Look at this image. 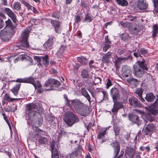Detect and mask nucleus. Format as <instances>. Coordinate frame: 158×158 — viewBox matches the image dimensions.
I'll use <instances>...</instances> for the list:
<instances>
[{
	"label": "nucleus",
	"instance_id": "nucleus-1",
	"mask_svg": "<svg viewBox=\"0 0 158 158\" xmlns=\"http://www.w3.org/2000/svg\"><path fill=\"white\" fill-rule=\"evenodd\" d=\"M41 106L38 103H32L26 105L25 109V114L28 118V124H37V126H40L43 122V118L41 114L35 110H38Z\"/></svg>",
	"mask_w": 158,
	"mask_h": 158
},
{
	"label": "nucleus",
	"instance_id": "nucleus-2",
	"mask_svg": "<svg viewBox=\"0 0 158 158\" xmlns=\"http://www.w3.org/2000/svg\"><path fill=\"white\" fill-rule=\"evenodd\" d=\"M67 104L70 107H73L76 111L82 116H86L89 113V107L84 104L83 103L78 99L69 101L66 98Z\"/></svg>",
	"mask_w": 158,
	"mask_h": 158
},
{
	"label": "nucleus",
	"instance_id": "nucleus-3",
	"mask_svg": "<svg viewBox=\"0 0 158 158\" xmlns=\"http://www.w3.org/2000/svg\"><path fill=\"white\" fill-rule=\"evenodd\" d=\"M31 29L28 27L24 29L21 35V44L19 46V48L22 50H25L29 47V44L27 41L29 34L30 33Z\"/></svg>",
	"mask_w": 158,
	"mask_h": 158
},
{
	"label": "nucleus",
	"instance_id": "nucleus-4",
	"mask_svg": "<svg viewBox=\"0 0 158 158\" xmlns=\"http://www.w3.org/2000/svg\"><path fill=\"white\" fill-rule=\"evenodd\" d=\"M64 121L69 126H71L76 123L79 121V118L77 116L72 112H66L63 118Z\"/></svg>",
	"mask_w": 158,
	"mask_h": 158
},
{
	"label": "nucleus",
	"instance_id": "nucleus-5",
	"mask_svg": "<svg viewBox=\"0 0 158 158\" xmlns=\"http://www.w3.org/2000/svg\"><path fill=\"white\" fill-rule=\"evenodd\" d=\"M60 82L57 80L54 79H50L46 81L45 83L46 87H50V88L47 90L54 89V87H58L60 85Z\"/></svg>",
	"mask_w": 158,
	"mask_h": 158
},
{
	"label": "nucleus",
	"instance_id": "nucleus-6",
	"mask_svg": "<svg viewBox=\"0 0 158 158\" xmlns=\"http://www.w3.org/2000/svg\"><path fill=\"white\" fill-rule=\"evenodd\" d=\"M133 73L135 77L140 78L144 74V71L138 67L136 64H134L133 67Z\"/></svg>",
	"mask_w": 158,
	"mask_h": 158
},
{
	"label": "nucleus",
	"instance_id": "nucleus-7",
	"mask_svg": "<svg viewBox=\"0 0 158 158\" xmlns=\"http://www.w3.org/2000/svg\"><path fill=\"white\" fill-rule=\"evenodd\" d=\"M129 119L132 123H136L138 126H139L141 124L139 120V117L135 114L131 113L129 115Z\"/></svg>",
	"mask_w": 158,
	"mask_h": 158
},
{
	"label": "nucleus",
	"instance_id": "nucleus-8",
	"mask_svg": "<svg viewBox=\"0 0 158 158\" xmlns=\"http://www.w3.org/2000/svg\"><path fill=\"white\" fill-rule=\"evenodd\" d=\"M110 92L113 101L114 102H117V99L119 97L118 89L116 88H113L111 89Z\"/></svg>",
	"mask_w": 158,
	"mask_h": 158
},
{
	"label": "nucleus",
	"instance_id": "nucleus-9",
	"mask_svg": "<svg viewBox=\"0 0 158 158\" xmlns=\"http://www.w3.org/2000/svg\"><path fill=\"white\" fill-rule=\"evenodd\" d=\"M128 102L129 104L132 106L138 107L142 106V104L138 99L135 98L131 97L129 98L128 99Z\"/></svg>",
	"mask_w": 158,
	"mask_h": 158
},
{
	"label": "nucleus",
	"instance_id": "nucleus-10",
	"mask_svg": "<svg viewBox=\"0 0 158 158\" xmlns=\"http://www.w3.org/2000/svg\"><path fill=\"white\" fill-rule=\"evenodd\" d=\"M110 145L114 149V155H115V156H116L120 152V143L116 141L111 143Z\"/></svg>",
	"mask_w": 158,
	"mask_h": 158
},
{
	"label": "nucleus",
	"instance_id": "nucleus-11",
	"mask_svg": "<svg viewBox=\"0 0 158 158\" xmlns=\"http://www.w3.org/2000/svg\"><path fill=\"white\" fill-rule=\"evenodd\" d=\"M155 129V127L152 123H150L147 125L144 129L142 132L146 135L151 134V132Z\"/></svg>",
	"mask_w": 158,
	"mask_h": 158
},
{
	"label": "nucleus",
	"instance_id": "nucleus-12",
	"mask_svg": "<svg viewBox=\"0 0 158 158\" xmlns=\"http://www.w3.org/2000/svg\"><path fill=\"white\" fill-rule=\"evenodd\" d=\"M4 10L6 13L8 15L13 22H15L16 20V16L13 11L8 8H5Z\"/></svg>",
	"mask_w": 158,
	"mask_h": 158
},
{
	"label": "nucleus",
	"instance_id": "nucleus-13",
	"mask_svg": "<svg viewBox=\"0 0 158 158\" xmlns=\"http://www.w3.org/2000/svg\"><path fill=\"white\" fill-rule=\"evenodd\" d=\"M113 107L111 111L114 114H116L118 110L120 108L123 107L122 104L118 102H114Z\"/></svg>",
	"mask_w": 158,
	"mask_h": 158
},
{
	"label": "nucleus",
	"instance_id": "nucleus-14",
	"mask_svg": "<svg viewBox=\"0 0 158 158\" xmlns=\"http://www.w3.org/2000/svg\"><path fill=\"white\" fill-rule=\"evenodd\" d=\"M0 36L2 39L4 41H6L9 39L10 37V34L8 31L6 30V29L1 30Z\"/></svg>",
	"mask_w": 158,
	"mask_h": 158
},
{
	"label": "nucleus",
	"instance_id": "nucleus-15",
	"mask_svg": "<svg viewBox=\"0 0 158 158\" xmlns=\"http://www.w3.org/2000/svg\"><path fill=\"white\" fill-rule=\"evenodd\" d=\"M137 7L140 9L144 10L148 7V4L145 0H138Z\"/></svg>",
	"mask_w": 158,
	"mask_h": 158
},
{
	"label": "nucleus",
	"instance_id": "nucleus-16",
	"mask_svg": "<svg viewBox=\"0 0 158 158\" xmlns=\"http://www.w3.org/2000/svg\"><path fill=\"white\" fill-rule=\"evenodd\" d=\"M35 80L33 77H30L27 78H25L24 79H18L16 80L17 82H24L30 83L32 84L33 85H36L35 83Z\"/></svg>",
	"mask_w": 158,
	"mask_h": 158
},
{
	"label": "nucleus",
	"instance_id": "nucleus-17",
	"mask_svg": "<svg viewBox=\"0 0 158 158\" xmlns=\"http://www.w3.org/2000/svg\"><path fill=\"white\" fill-rule=\"evenodd\" d=\"M135 153L136 151L134 149L127 148L125 151V155L130 158H132Z\"/></svg>",
	"mask_w": 158,
	"mask_h": 158
},
{
	"label": "nucleus",
	"instance_id": "nucleus-18",
	"mask_svg": "<svg viewBox=\"0 0 158 158\" xmlns=\"http://www.w3.org/2000/svg\"><path fill=\"white\" fill-rule=\"evenodd\" d=\"M51 23L54 27L55 31L56 33H59L60 31L59 28L60 26V22L57 20H51Z\"/></svg>",
	"mask_w": 158,
	"mask_h": 158
},
{
	"label": "nucleus",
	"instance_id": "nucleus-19",
	"mask_svg": "<svg viewBox=\"0 0 158 158\" xmlns=\"http://www.w3.org/2000/svg\"><path fill=\"white\" fill-rule=\"evenodd\" d=\"M145 63V60H143L142 61H137L135 64L137 65L138 67L143 70L144 71V70L147 71L148 69L147 67V65Z\"/></svg>",
	"mask_w": 158,
	"mask_h": 158
},
{
	"label": "nucleus",
	"instance_id": "nucleus-20",
	"mask_svg": "<svg viewBox=\"0 0 158 158\" xmlns=\"http://www.w3.org/2000/svg\"><path fill=\"white\" fill-rule=\"evenodd\" d=\"M111 56V53L109 52H108L107 53L105 54L102 58V62L104 63H108L110 60V59L112 58Z\"/></svg>",
	"mask_w": 158,
	"mask_h": 158
},
{
	"label": "nucleus",
	"instance_id": "nucleus-21",
	"mask_svg": "<svg viewBox=\"0 0 158 158\" xmlns=\"http://www.w3.org/2000/svg\"><path fill=\"white\" fill-rule=\"evenodd\" d=\"M53 38H49L47 41L44 44V46L46 49H51L52 47L53 44Z\"/></svg>",
	"mask_w": 158,
	"mask_h": 158
},
{
	"label": "nucleus",
	"instance_id": "nucleus-22",
	"mask_svg": "<svg viewBox=\"0 0 158 158\" xmlns=\"http://www.w3.org/2000/svg\"><path fill=\"white\" fill-rule=\"evenodd\" d=\"M20 85L21 84L20 83H17L13 88L10 89L11 91L15 96H17L18 94V92L20 89Z\"/></svg>",
	"mask_w": 158,
	"mask_h": 158
},
{
	"label": "nucleus",
	"instance_id": "nucleus-23",
	"mask_svg": "<svg viewBox=\"0 0 158 158\" xmlns=\"http://www.w3.org/2000/svg\"><path fill=\"white\" fill-rule=\"evenodd\" d=\"M143 93V90L141 88L137 89L135 91V93L138 95L139 97V99L142 102H144L145 100L142 97Z\"/></svg>",
	"mask_w": 158,
	"mask_h": 158
},
{
	"label": "nucleus",
	"instance_id": "nucleus-24",
	"mask_svg": "<svg viewBox=\"0 0 158 158\" xmlns=\"http://www.w3.org/2000/svg\"><path fill=\"white\" fill-rule=\"evenodd\" d=\"M81 90L82 95L84 96L90 103L91 102L90 97L87 91L85 88L82 87L81 88Z\"/></svg>",
	"mask_w": 158,
	"mask_h": 158
},
{
	"label": "nucleus",
	"instance_id": "nucleus-25",
	"mask_svg": "<svg viewBox=\"0 0 158 158\" xmlns=\"http://www.w3.org/2000/svg\"><path fill=\"white\" fill-rule=\"evenodd\" d=\"M48 58V56L47 55H45L44 56H41L40 58V62H42L46 67L48 66L49 63Z\"/></svg>",
	"mask_w": 158,
	"mask_h": 158
},
{
	"label": "nucleus",
	"instance_id": "nucleus-26",
	"mask_svg": "<svg viewBox=\"0 0 158 158\" xmlns=\"http://www.w3.org/2000/svg\"><path fill=\"white\" fill-rule=\"evenodd\" d=\"M155 98V96L152 93H150L146 94L145 99L148 101L151 102L153 101V99Z\"/></svg>",
	"mask_w": 158,
	"mask_h": 158
},
{
	"label": "nucleus",
	"instance_id": "nucleus-27",
	"mask_svg": "<svg viewBox=\"0 0 158 158\" xmlns=\"http://www.w3.org/2000/svg\"><path fill=\"white\" fill-rule=\"evenodd\" d=\"M102 95H101V97L100 96H99L98 99H99V102H102L104 99H107L108 98V94L106 92L103 91L102 92Z\"/></svg>",
	"mask_w": 158,
	"mask_h": 158
},
{
	"label": "nucleus",
	"instance_id": "nucleus-28",
	"mask_svg": "<svg viewBox=\"0 0 158 158\" xmlns=\"http://www.w3.org/2000/svg\"><path fill=\"white\" fill-rule=\"evenodd\" d=\"M81 75L83 78H88L89 77L88 70L86 69H83L81 72Z\"/></svg>",
	"mask_w": 158,
	"mask_h": 158
},
{
	"label": "nucleus",
	"instance_id": "nucleus-29",
	"mask_svg": "<svg viewBox=\"0 0 158 158\" xmlns=\"http://www.w3.org/2000/svg\"><path fill=\"white\" fill-rule=\"evenodd\" d=\"M127 81L130 84L134 85H136L137 82L138 81L137 79L132 77H130L127 79Z\"/></svg>",
	"mask_w": 158,
	"mask_h": 158
},
{
	"label": "nucleus",
	"instance_id": "nucleus-30",
	"mask_svg": "<svg viewBox=\"0 0 158 158\" xmlns=\"http://www.w3.org/2000/svg\"><path fill=\"white\" fill-rule=\"evenodd\" d=\"M17 108L16 106L14 107V106H8L4 108L5 111L7 112H14L16 110Z\"/></svg>",
	"mask_w": 158,
	"mask_h": 158
},
{
	"label": "nucleus",
	"instance_id": "nucleus-31",
	"mask_svg": "<svg viewBox=\"0 0 158 158\" xmlns=\"http://www.w3.org/2000/svg\"><path fill=\"white\" fill-rule=\"evenodd\" d=\"M120 37L122 40L126 42L128 41L130 38L128 34L127 33L122 34L120 35Z\"/></svg>",
	"mask_w": 158,
	"mask_h": 158
},
{
	"label": "nucleus",
	"instance_id": "nucleus-32",
	"mask_svg": "<svg viewBox=\"0 0 158 158\" xmlns=\"http://www.w3.org/2000/svg\"><path fill=\"white\" fill-rule=\"evenodd\" d=\"M93 19L92 16L89 13H87L85 15V17L83 20V22H87L88 23L91 22Z\"/></svg>",
	"mask_w": 158,
	"mask_h": 158
},
{
	"label": "nucleus",
	"instance_id": "nucleus-33",
	"mask_svg": "<svg viewBox=\"0 0 158 158\" xmlns=\"http://www.w3.org/2000/svg\"><path fill=\"white\" fill-rule=\"evenodd\" d=\"M78 61L81 64H85L87 62V60L84 56H81L77 58Z\"/></svg>",
	"mask_w": 158,
	"mask_h": 158
},
{
	"label": "nucleus",
	"instance_id": "nucleus-34",
	"mask_svg": "<svg viewBox=\"0 0 158 158\" xmlns=\"http://www.w3.org/2000/svg\"><path fill=\"white\" fill-rule=\"evenodd\" d=\"M107 130V128H104L103 130H101L98 135V139H101L104 137V135L106 133V131Z\"/></svg>",
	"mask_w": 158,
	"mask_h": 158
},
{
	"label": "nucleus",
	"instance_id": "nucleus-35",
	"mask_svg": "<svg viewBox=\"0 0 158 158\" xmlns=\"http://www.w3.org/2000/svg\"><path fill=\"white\" fill-rule=\"evenodd\" d=\"M4 100L9 102H11L13 101L14 100H17V98H10L8 94H5L4 97Z\"/></svg>",
	"mask_w": 158,
	"mask_h": 158
},
{
	"label": "nucleus",
	"instance_id": "nucleus-36",
	"mask_svg": "<svg viewBox=\"0 0 158 158\" xmlns=\"http://www.w3.org/2000/svg\"><path fill=\"white\" fill-rule=\"evenodd\" d=\"M116 2L119 5L122 6H126L128 4L127 0H117Z\"/></svg>",
	"mask_w": 158,
	"mask_h": 158
},
{
	"label": "nucleus",
	"instance_id": "nucleus-37",
	"mask_svg": "<svg viewBox=\"0 0 158 158\" xmlns=\"http://www.w3.org/2000/svg\"><path fill=\"white\" fill-rule=\"evenodd\" d=\"M52 156V158H58V151L55 149L54 150L51 151Z\"/></svg>",
	"mask_w": 158,
	"mask_h": 158
},
{
	"label": "nucleus",
	"instance_id": "nucleus-38",
	"mask_svg": "<svg viewBox=\"0 0 158 158\" xmlns=\"http://www.w3.org/2000/svg\"><path fill=\"white\" fill-rule=\"evenodd\" d=\"M153 31L152 35L154 37H155L158 32V27L157 24H155L153 26Z\"/></svg>",
	"mask_w": 158,
	"mask_h": 158
},
{
	"label": "nucleus",
	"instance_id": "nucleus-39",
	"mask_svg": "<svg viewBox=\"0 0 158 158\" xmlns=\"http://www.w3.org/2000/svg\"><path fill=\"white\" fill-rule=\"evenodd\" d=\"M155 7L154 11L155 12H158V0H152Z\"/></svg>",
	"mask_w": 158,
	"mask_h": 158
},
{
	"label": "nucleus",
	"instance_id": "nucleus-40",
	"mask_svg": "<svg viewBox=\"0 0 158 158\" xmlns=\"http://www.w3.org/2000/svg\"><path fill=\"white\" fill-rule=\"evenodd\" d=\"M14 7L15 10H19L21 9V4L19 2H15L14 3Z\"/></svg>",
	"mask_w": 158,
	"mask_h": 158
},
{
	"label": "nucleus",
	"instance_id": "nucleus-41",
	"mask_svg": "<svg viewBox=\"0 0 158 158\" xmlns=\"http://www.w3.org/2000/svg\"><path fill=\"white\" fill-rule=\"evenodd\" d=\"M22 2L23 4L25 6H26L27 8V9L28 10H32V8L33 6L30 5L27 2H26L24 1H22Z\"/></svg>",
	"mask_w": 158,
	"mask_h": 158
},
{
	"label": "nucleus",
	"instance_id": "nucleus-42",
	"mask_svg": "<svg viewBox=\"0 0 158 158\" xmlns=\"http://www.w3.org/2000/svg\"><path fill=\"white\" fill-rule=\"evenodd\" d=\"M38 141L40 144H45L47 141V139L44 137H41L39 139Z\"/></svg>",
	"mask_w": 158,
	"mask_h": 158
},
{
	"label": "nucleus",
	"instance_id": "nucleus-43",
	"mask_svg": "<svg viewBox=\"0 0 158 158\" xmlns=\"http://www.w3.org/2000/svg\"><path fill=\"white\" fill-rule=\"evenodd\" d=\"M82 151V148L81 146L79 145L77 148L76 149L75 152L78 155H80L81 152Z\"/></svg>",
	"mask_w": 158,
	"mask_h": 158
},
{
	"label": "nucleus",
	"instance_id": "nucleus-44",
	"mask_svg": "<svg viewBox=\"0 0 158 158\" xmlns=\"http://www.w3.org/2000/svg\"><path fill=\"white\" fill-rule=\"evenodd\" d=\"M29 58V57L27 55L25 54H22L20 55L19 56V58L18 57V59L20 58V60H27L28 58Z\"/></svg>",
	"mask_w": 158,
	"mask_h": 158
},
{
	"label": "nucleus",
	"instance_id": "nucleus-45",
	"mask_svg": "<svg viewBox=\"0 0 158 158\" xmlns=\"http://www.w3.org/2000/svg\"><path fill=\"white\" fill-rule=\"evenodd\" d=\"M110 44H104V46L103 47V50L104 52H106L108 49L110 47Z\"/></svg>",
	"mask_w": 158,
	"mask_h": 158
},
{
	"label": "nucleus",
	"instance_id": "nucleus-46",
	"mask_svg": "<svg viewBox=\"0 0 158 158\" xmlns=\"http://www.w3.org/2000/svg\"><path fill=\"white\" fill-rule=\"evenodd\" d=\"M101 81V79L99 77H96L95 78L94 81V84L95 85L98 84L99 83H100Z\"/></svg>",
	"mask_w": 158,
	"mask_h": 158
},
{
	"label": "nucleus",
	"instance_id": "nucleus-47",
	"mask_svg": "<svg viewBox=\"0 0 158 158\" xmlns=\"http://www.w3.org/2000/svg\"><path fill=\"white\" fill-rule=\"evenodd\" d=\"M5 23L6 25V27H11L12 26V24L11 20L9 19L8 20L6 21Z\"/></svg>",
	"mask_w": 158,
	"mask_h": 158
},
{
	"label": "nucleus",
	"instance_id": "nucleus-48",
	"mask_svg": "<svg viewBox=\"0 0 158 158\" xmlns=\"http://www.w3.org/2000/svg\"><path fill=\"white\" fill-rule=\"evenodd\" d=\"M52 17L56 19H59L60 16L58 13L57 12H54L52 14Z\"/></svg>",
	"mask_w": 158,
	"mask_h": 158
},
{
	"label": "nucleus",
	"instance_id": "nucleus-49",
	"mask_svg": "<svg viewBox=\"0 0 158 158\" xmlns=\"http://www.w3.org/2000/svg\"><path fill=\"white\" fill-rule=\"evenodd\" d=\"M139 52L140 53L141 55H145L148 53V51L145 48H142L140 49V52Z\"/></svg>",
	"mask_w": 158,
	"mask_h": 158
},
{
	"label": "nucleus",
	"instance_id": "nucleus-50",
	"mask_svg": "<svg viewBox=\"0 0 158 158\" xmlns=\"http://www.w3.org/2000/svg\"><path fill=\"white\" fill-rule=\"evenodd\" d=\"M2 115L4 119L6 121L9 125V127H10V123L9 120L8 119L7 117L6 116L5 113H3Z\"/></svg>",
	"mask_w": 158,
	"mask_h": 158
},
{
	"label": "nucleus",
	"instance_id": "nucleus-51",
	"mask_svg": "<svg viewBox=\"0 0 158 158\" xmlns=\"http://www.w3.org/2000/svg\"><path fill=\"white\" fill-rule=\"evenodd\" d=\"M54 118H56L52 116L48 115L47 117V119L50 123L54 120Z\"/></svg>",
	"mask_w": 158,
	"mask_h": 158
},
{
	"label": "nucleus",
	"instance_id": "nucleus-52",
	"mask_svg": "<svg viewBox=\"0 0 158 158\" xmlns=\"http://www.w3.org/2000/svg\"><path fill=\"white\" fill-rule=\"evenodd\" d=\"M81 20L80 17L79 15H77L75 17V22L78 23L80 22Z\"/></svg>",
	"mask_w": 158,
	"mask_h": 158
},
{
	"label": "nucleus",
	"instance_id": "nucleus-53",
	"mask_svg": "<svg viewBox=\"0 0 158 158\" xmlns=\"http://www.w3.org/2000/svg\"><path fill=\"white\" fill-rule=\"evenodd\" d=\"M35 84H36V85H34V86L35 88H36L37 87L38 88L41 87V84L40 81H38L36 80L35 81Z\"/></svg>",
	"mask_w": 158,
	"mask_h": 158
},
{
	"label": "nucleus",
	"instance_id": "nucleus-54",
	"mask_svg": "<svg viewBox=\"0 0 158 158\" xmlns=\"http://www.w3.org/2000/svg\"><path fill=\"white\" fill-rule=\"evenodd\" d=\"M153 149L155 151H158V141H157L154 143Z\"/></svg>",
	"mask_w": 158,
	"mask_h": 158
},
{
	"label": "nucleus",
	"instance_id": "nucleus-55",
	"mask_svg": "<svg viewBox=\"0 0 158 158\" xmlns=\"http://www.w3.org/2000/svg\"><path fill=\"white\" fill-rule=\"evenodd\" d=\"M155 108H157L158 106V98H157L156 100L154 102L152 105Z\"/></svg>",
	"mask_w": 158,
	"mask_h": 158
},
{
	"label": "nucleus",
	"instance_id": "nucleus-56",
	"mask_svg": "<svg viewBox=\"0 0 158 158\" xmlns=\"http://www.w3.org/2000/svg\"><path fill=\"white\" fill-rule=\"evenodd\" d=\"M105 44H111V42L109 40L108 35H106L105 36Z\"/></svg>",
	"mask_w": 158,
	"mask_h": 158
},
{
	"label": "nucleus",
	"instance_id": "nucleus-57",
	"mask_svg": "<svg viewBox=\"0 0 158 158\" xmlns=\"http://www.w3.org/2000/svg\"><path fill=\"white\" fill-rule=\"evenodd\" d=\"M78 155L76 152L71 153L70 155V158H76L77 156Z\"/></svg>",
	"mask_w": 158,
	"mask_h": 158
},
{
	"label": "nucleus",
	"instance_id": "nucleus-58",
	"mask_svg": "<svg viewBox=\"0 0 158 158\" xmlns=\"http://www.w3.org/2000/svg\"><path fill=\"white\" fill-rule=\"evenodd\" d=\"M154 118V117L150 114H148L147 116V118L151 121Z\"/></svg>",
	"mask_w": 158,
	"mask_h": 158
},
{
	"label": "nucleus",
	"instance_id": "nucleus-59",
	"mask_svg": "<svg viewBox=\"0 0 158 158\" xmlns=\"http://www.w3.org/2000/svg\"><path fill=\"white\" fill-rule=\"evenodd\" d=\"M7 81V80L6 78H5L2 80V82L3 84V87H5V88L6 87Z\"/></svg>",
	"mask_w": 158,
	"mask_h": 158
},
{
	"label": "nucleus",
	"instance_id": "nucleus-60",
	"mask_svg": "<svg viewBox=\"0 0 158 158\" xmlns=\"http://www.w3.org/2000/svg\"><path fill=\"white\" fill-rule=\"evenodd\" d=\"M57 121L56 118H54V120L52 121V122L50 123L53 126H56V124L57 123Z\"/></svg>",
	"mask_w": 158,
	"mask_h": 158
},
{
	"label": "nucleus",
	"instance_id": "nucleus-61",
	"mask_svg": "<svg viewBox=\"0 0 158 158\" xmlns=\"http://www.w3.org/2000/svg\"><path fill=\"white\" fill-rule=\"evenodd\" d=\"M112 85V82L109 79H108L107 82L106 83V88L108 89L109 87Z\"/></svg>",
	"mask_w": 158,
	"mask_h": 158
},
{
	"label": "nucleus",
	"instance_id": "nucleus-62",
	"mask_svg": "<svg viewBox=\"0 0 158 158\" xmlns=\"http://www.w3.org/2000/svg\"><path fill=\"white\" fill-rule=\"evenodd\" d=\"M124 153V152L123 150H121L120 152V154L119 156H118V155L116 156H115V155H114V158H119L121 157L123 155V154Z\"/></svg>",
	"mask_w": 158,
	"mask_h": 158
},
{
	"label": "nucleus",
	"instance_id": "nucleus-63",
	"mask_svg": "<svg viewBox=\"0 0 158 158\" xmlns=\"http://www.w3.org/2000/svg\"><path fill=\"white\" fill-rule=\"evenodd\" d=\"M55 145V142L54 141H52V143L51 144V151L54 150L55 149L54 148Z\"/></svg>",
	"mask_w": 158,
	"mask_h": 158
},
{
	"label": "nucleus",
	"instance_id": "nucleus-64",
	"mask_svg": "<svg viewBox=\"0 0 158 158\" xmlns=\"http://www.w3.org/2000/svg\"><path fill=\"white\" fill-rule=\"evenodd\" d=\"M133 55L136 58H137L139 56L141 57V56L139 52L138 53L137 52H134L133 53Z\"/></svg>",
	"mask_w": 158,
	"mask_h": 158
}]
</instances>
